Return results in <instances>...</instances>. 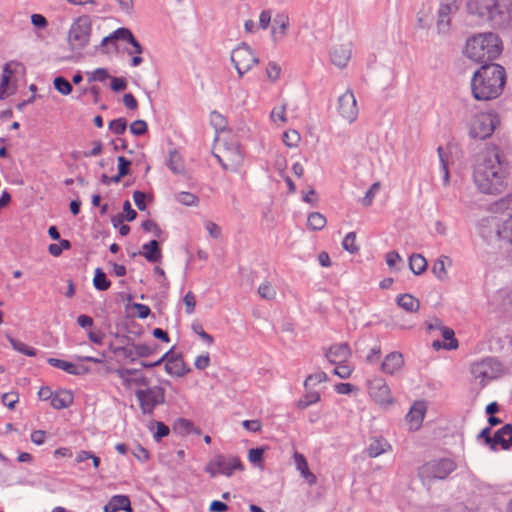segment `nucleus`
<instances>
[{"mask_svg": "<svg viewBox=\"0 0 512 512\" xmlns=\"http://www.w3.org/2000/svg\"><path fill=\"white\" fill-rule=\"evenodd\" d=\"M509 162L497 146L487 147L475 160L473 182L477 189L488 195H499L507 189Z\"/></svg>", "mask_w": 512, "mask_h": 512, "instance_id": "f257e3e1", "label": "nucleus"}, {"mask_svg": "<svg viewBox=\"0 0 512 512\" xmlns=\"http://www.w3.org/2000/svg\"><path fill=\"white\" fill-rule=\"evenodd\" d=\"M506 82L505 69L499 64L483 65L474 73L471 86L475 99L488 101L497 98Z\"/></svg>", "mask_w": 512, "mask_h": 512, "instance_id": "f03ea898", "label": "nucleus"}, {"mask_svg": "<svg viewBox=\"0 0 512 512\" xmlns=\"http://www.w3.org/2000/svg\"><path fill=\"white\" fill-rule=\"evenodd\" d=\"M502 51L499 37L494 33H484L468 39L466 56L475 62H487L496 59Z\"/></svg>", "mask_w": 512, "mask_h": 512, "instance_id": "7ed1b4c3", "label": "nucleus"}, {"mask_svg": "<svg viewBox=\"0 0 512 512\" xmlns=\"http://www.w3.org/2000/svg\"><path fill=\"white\" fill-rule=\"evenodd\" d=\"M92 31L91 20L88 16L77 18L68 32V44L73 53L80 54L89 44Z\"/></svg>", "mask_w": 512, "mask_h": 512, "instance_id": "20e7f679", "label": "nucleus"}, {"mask_svg": "<svg viewBox=\"0 0 512 512\" xmlns=\"http://www.w3.org/2000/svg\"><path fill=\"white\" fill-rule=\"evenodd\" d=\"M456 469L453 460L443 458L432 460L419 468L418 475L423 483H430L433 480H443Z\"/></svg>", "mask_w": 512, "mask_h": 512, "instance_id": "39448f33", "label": "nucleus"}, {"mask_svg": "<svg viewBox=\"0 0 512 512\" xmlns=\"http://www.w3.org/2000/svg\"><path fill=\"white\" fill-rule=\"evenodd\" d=\"M500 124L498 115L493 112L478 113L473 116L469 125L471 137L484 140L490 137Z\"/></svg>", "mask_w": 512, "mask_h": 512, "instance_id": "423d86ee", "label": "nucleus"}, {"mask_svg": "<svg viewBox=\"0 0 512 512\" xmlns=\"http://www.w3.org/2000/svg\"><path fill=\"white\" fill-rule=\"evenodd\" d=\"M25 67L18 61H10L3 67L0 81V99H5L16 91L19 76H23Z\"/></svg>", "mask_w": 512, "mask_h": 512, "instance_id": "0eeeda50", "label": "nucleus"}, {"mask_svg": "<svg viewBox=\"0 0 512 512\" xmlns=\"http://www.w3.org/2000/svg\"><path fill=\"white\" fill-rule=\"evenodd\" d=\"M235 470L242 471L243 465L239 457L232 455H215L205 466V471L212 477L218 474L231 476Z\"/></svg>", "mask_w": 512, "mask_h": 512, "instance_id": "6e6552de", "label": "nucleus"}, {"mask_svg": "<svg viewBox=\"0 0 512 512\" xmlns=\"http://www.w3.org/2000/svg\"><path fill=\"white\" fill-rule=\"evenodd\" d=\"M466 6L470 15L497 25L499 0H469Z\"/></svg>", "mask_w": 512, "mask_h": 512, "instance_id": "1a4fd4ad", "label": "nucleus"}, {"mask_svg": "<svg viewBox=\"0 0 512 512\" xmlns=\"http://www.w3.org/2000/svg\"><path fill=\"white\" fill-rule=\"evenodd\" d=\"M136 397L143 414H152L154 409L165 401V389L161 386H147L145 389H138Z\"/></svg>", "mask_w": 512, "mask_h": 512, "instance_id": "9d476101", "label": "nucleus"}, {"mask_svg": "<svg viewBox=\"0 0 512 512\" xmlns=\"http://www.w3.org/2000/svg\"><path fill=\"white\" fill-rule=\"evenodd\" d=\"M215 151V156L226 170H236L243 161L242 153L237 145L218 141Z\"/></svg>", "mask_w": 512, "mask_h": 512, "instance_id": "9b49d317", "label": "nucleus"}, {"mask_svg": "<svg viewBox=\"0 0 512 512\" xmlns=\"http://www.w3.org/2000/svg\"><path fill=\"white\" fill-rule=\"evenodd\" d=\"M231 61L239 77H242L258 63V58L255 56L252 49L247 44L243 43L232 51Z\"/></svg>", "mask_w": 512, "mask_h": 512, "instance_id": "f8f14e48", "label": "nucleus"}, {"mask_svg": "<svg viewBox=\"0 0 512 512\" xmlns=\"http://www.w3.org/2000/svg\"><path fill=\"white\" fill-rule=\"evenodd\" d=\"M495 365L496 362L493 359L487 358L473 363L470 366V372L474 380H479L481 388H483L488 381L495 378Z\"/></svg>", "mask_w": 512, "mask_h": 512, "instance_id": "ddd939ff", "label": "nucleus"}, {"mask_svg": "<svg viewBox=\"0 0 512 512\" xmlns=\"http://www.w3.org/2000/svg\"><path fill=\"white\" fill-rule=\"evenodd\" d=\"M123 40L129 43L132 48L128 50L129 54H141L143 52V48L140 45V43L135 39L132 32L128 28H119L116 31H114L111 35L105 37L101 45L103 47L108 46L109 44H112L113 46H116V41Z\"/></svg>", "mask_w": 512, "mask_h": 512, "instance_id": "4468645a", "label": "nucleus"}, {"mask_svg": "<svg viewBox=\"0 0 512 512\" xmlns=\"http://www.w3.org/2000/svg\"><path fill=\"white\" fill-rule=\"evenodd\" d=\"M369 395L380 405H389L393 403L391 391L385 380L375 377L368 381Z\"/></svg>", "mask_w": 512, "mask_h": 512, "instance_id": "2eb2a0df", "label": "nucleus"}, {"mask_svg": "<svg viewBox=\"0 0 512 512\" xmlns=\"http://www.w3.org/2000/svg\"><path fill=\"white\" fill-rule=\"evenodd\" d=\"M115 373L126 388L136 386L138 389H145L149 386V379L139 370L122 368L116 370Z\"/></svg>", "mask_w": 512, "mask_h": 512, "instance_id": "dca6fc26", "label": "nucleus"}, {"mask_svg": "<svg viewBox=\"0 0 512 512\" xmlns=\"http://www.w3.org/2000/svg\"><path fill=\"white\" fill-rule=\"evenodd\" d=\"M338 111L349 123L356 120L358 116V107L353 92L347 91L339 97Z\"/></svg>", "mask_w": 512, "mask_h": 512, "instance_id": "f3484780", "label": "nucleus"}, {"mask_svg": "<svg viewBox=\"0 0 512 512\" xmlns=\"http://www.w3.org/2000/svg\"><path fill=\"white\" fill-rule=\"evenodd\" d=\"M495 228L506 256L512 261V215L501 224L495 225Z\"/></svg>", "mask_w": 512, "mask_h": 512, "instance_id": "a211bd4d", "label": "nucleus"}, {"mask_svg": "<svg viewBox=\"0 0 512 512\" xmlns=\"http://www.w3.org/2000/svg\"><path fill=\"white\" fill-rule=\"evenodd\" d=\"M459 5L454 2H442L438 10L437 27L440 32H446L450 26L451 15L456 13Z\"/></svg>", "mask_w": 512, "mask_h": 512, "instance_id": "6ab92c4d", "label": "nucleus"}, {"mask_svg": "<svg viewBox=\"0 0 512 512\" xmlns=\"http://www.w3.org/2000/svg\"><path fill=\"white\" fill-rule=\"evenodd\" d=\"M325 356L331 364L345 363L351 356V349L347 343L335 344L329 347Z\"/></svg>", "mask_w": 512, "mask_h": 512, "instance_id": "aec40b11", "label": "nucleus"}, {"mask_svg": "<svg viewBox=\"0 0 512 512\" xmlns=\"http://www.w3.org/2000/svg\"><path fill=\"white\" fill-rule=\"evenodd\" d=\"M165 359H166L165 369H166L167 373H169L171 375L181 377L190 371V369H187L185 367V364H184V361L182 360V358L173 357V356L168 357V354H166L162 359H160L159 361L155 362L152 365H146V364H143V365L145 367L156 366V365H159Z\"/></svg>", "mask_w": 512, "mask_h": 512, "instance_id": "412c9836", "label": "nucleus"}, {"mask_svg": "<svg viewBox=\"0 0 512 512\" xmlns=\"http://www.w3.org/2000/svg\"><path fill=\"white\" fill-rule=\"evenodd\" d=\"M426 409L427 407L422 401H417L412 405L406 416V420L411 430H418L421 427Z\"/></svg>", "mask_w": 512, "mask_h": 512, "instance_id": "4be33fe9", "label": "nucleus"}, {"mask_svg": "<svg viewBox=\"0 0 512 512\" xmlns=\"http://www.w3.org/2000/svg\"><path fill=\"white\" fill-rule=\"evenodd\" d=\"M351 57V49L350 46L339 44L335 45L331 52H330V58L334 65L342 68L345 67L350 60Z\"/></svg>", "mask_w": 512, "mask_h": 512, "instance_id": "5701e85b", "label": "nucleus"}, {"mask_svg": "<svg viewBox=\"0 0 512 512\" xmlns=\"http://www.w3.org/2000/svg\"><path fill=\"white\" fill-rule=\"evenodd\" d=\"M496 445H501L502 449L506 450L512 446V425L506 424L498 430L493 437L492 449Z\"/></svg>", "mask_w": 512, "mask_h": 512, "instance_id": "b1692460", "label": "nucleus"}, {"mask_svg": "<svg viewBox=\"0 0 512 512\" xmlns=\"http://www.w3.org/2000/svg\"><path fill=\"white\" fill-rule=\"evenodd\" d=\"M404 364V359L401 353L392 352L388 354L381 364V370L387 374H393L399 370Z\"/></svg>", "mask_w": 512, "mask_h": 512, "instance_id": "393cba45", "label": "nucleus"}, {"mask_svg": "<svg viewBox=\"0 0 512 512\" xmlns=\"http://www.w3.org/2000/svg\"><path fill=\"white\" fill-rule=\"evenodd\" d=\"M124 510L126 512H132L130 499L125 495L113 496L110 501L104 506L105 512H117Z\"/></svg>", "mask_w": 512, "mask_h": 512, "instance_id": "a878e982", "label": "nucleus"}, {"mask_svg": "<svg viewBox=\"0 0 512 512\" xmlns=\"http://www.w3.org/2000/svg\"><path fill=\"white\" fill-rule=\"evenodd\" d=\"M497 25L505 26L512 23V0H500Z\"/></svg>", "mask_w": 512, "mask_h": 512, "instance_id": "bb28decb", "label": "nucleus"}, {"mask_svg": "<svg viewBox=\"0 0 512 512\" xmlns=\"http://www.w3.org/2000/svg\"><path fill=\"white\" fill-rule=\"evenodd\" d=\"M294 459L296 467L300 471L301 475L310 485H314L316 483V476L310 472L306 458L302 454L295 452Z\"/></svg>", "mask_w": 512, "mask_h": 512, "instance_id": "cd10ccee", "label": "nucleus"}, {"mask_svg": "<svg viewBox=\"0 0 512 512\" xmlns=\"http://www.w3.org/2000/svg\"><path fill=\"white\" fill-rule=\"evenodd\" d=\"M142 249H143V252H142L143 256L149 262H152V263L158 262L162 257L159 243L156 240H151L149 243L144 244Z\"/></svg>", "mask_w": 512, "mask_h": 512, "instance_id": "c85d7f7f", "label": "nucleus"}, {"mask_svg": "<svg viewBox=\"0 0 512 512\" xmlns=\"http://www.w3.org/2000/svg\"><path fill=\"white\" fill-rule=\"evenodd\" d=\"M73 403V394L67 390H61L53 395L51 405L56 409L69 407Z\"/></svg>", "mask_w": 512, "mask_h": 512, "instance_id": "c756f323", "label": "nucleus"}, {"mask_svg": "<svg viewBox=\"0 0 512 512\" xmlns=\"http://www.w3.org/2000/svg\"><path fill=\"white\" fill-rule=\"evenodd\" d=\"M397 304L407 312H417L420 308V302L411 294H403L397 298Z\"/></svg>", "mask_w": 512, "mask_h": 512, "instance_id": "7c9ffc66", "label": "nucleus"}, {"mask_svg": "<svg viewBox=\"0 0 512 512\" xmlns=\"http://www.w3.org/2000/svg\"><path fill=\"white\" fill-rule=\"evenodd\" d=\"M390 448L389 443L384 438H373L368 447L370 457H377Z\"/></svg>", "mask_w": 512, "mask_h": 512, "instance_id": "2f4dec72", "label": "nucleus"}, {"mask_svg": "<svg viewBox=\"0 0 512 512\" xmlns=\"http://www.w3.org/2000/svg\"><path fill=\"white\" fill-rule=\"evenodd\" d=\"M409 266L412 272L420 275L427 268V261L421 254H412L409 259Z\"/></svg>", "mask_w": 512, "mask_h": 512, "instance_id": "473e14b6", "label": "nucleus"}, {"mask_svg": "<svg viewBox=\"0 0 512 512\" xmlns=\"http://www.w3.org/2000/svg\"><path fill=\"white\" fill-rule=\"evenodd\" d=\"M48 363L53 367H56V368L66 371L69 374H74V375L80 374L76 365H74L73 363L67 362L65 360L49 358Z\"/></svg>", "mask_w": 512, "mask_h": 512, "instance_id": "72a5a7b5", "label": "nucleus"}, {"mask_svg": "<svg viewBox=\"0 0 512 512\" xmlns=\"http://www.w3.org/2000/svg\"><path fill=\"white\" fill-rule=\"evenodd\" d=\"M307 225L311 230H321L326 225V218L319 212H312L308 216Z\"/></svg>", "mask_w": 512, "mask_h": 512, "instance_id": "f704fd0d", "label": "nucleus"}, {"mask_svg": "<svg viewBox=\"0 0 512 512\" xmlns=\"http://www.w3.org/2000/svg\"><path fill=\"white\" fill-rule=\"evenodd\" d=\"M93 283L95 288L100 291H106L111 286L110 280L107 278L106 274L100 268L96 269L95 271Z\"/></svg>", "mask_w": 512, "mask_h": 512, "instance_id": "c9c22d12", "label": "nucleus"}, {"mask_svg": "<svg viewBox=\"0 0 512 512\" xmlns=\"http://www.w3.org/2000/svg\"><path fill=\"white\" fill-rule=\"evenodd\" d=\"M442 337L444 338L443 347L445 349H456L458 347V341L454 337V331L448 327H441Z\"/></svg>", "mask_w": 512, "mask_h": 512, "instance_id": "e433bc0d", "label": "nucleus"}, {"mask_svg": "<svg viewBox=\"0 0 512 512\" xmlns=\"http://www.w3.org/2000/svg\"><path fill=\"white\" fill-rule=\"evenodd\" d=\"M54 88L62 95H69L73 91L72 84L64 77L58 76L53 81Z\"/></svg>", "mask_w": 512, "mask_h": 512, "instance_id": "4c0bfd02", "label": "nucleus"}, {"mask_svg": "<svg viewBox=\"0 0 512 512\" xmlns=\"http://www.w3.org/2000/svg\"><path fill=\"white\" fill-rule=\"evenodd\" d=\"M320 400V394L317 391L307 392L302 398L297 402V407L299 409H306L310 405L317 403Z\"/></svg>", "mask_w": 512, "mask_h": 512, "instance_id": "58836bf2", "label": "nucleus"}, {"mask_svg": "<svg viewBox=\"0 0 512 512\" xmlns=\"http://www.w3.org/2000/svg\"><path fill=\"white\" fill-rule=\"evenodd\" d=\"M445 260H448V258L445 256L438 258L434 262L433 267H432V272L440 280H444L447 276Z\"/></svg>", "mask_w": 512, "mask_h": 512, "instance_id": "ea45409f", "label": "nucleus"}, {"mask_svg": "<svg viewBox=\"0 0 512 512\" xmlns=\"http://www.w3.org/2000/svg\"><path fill=\"white\" fill-rule=\"evenodd\" d=\"M301 140V136L296 130H287L283 134V142L290 148L297 147Z\"/></svg>", "mask_w": 512, "mask_h": 512, "instance_id": "a19ab883", "label": "nucleus"}, {"mask_svg": "<svg viewBox=\"0 0 512 512\" xmlns=\"http://www.w3.org/2000/svg\"><path fill=\"white\" fill-rule=\"evenodd\" d=\"M176 199L186 206H197L199 202V198L195 194L185 191L178 193Z\"/></svg>", "mask_w": 512, "mask_h": 512, "instance_id": "79ce46f5", "label": "nucleus"}, {"mask_svg": "<svg viewBox=\"0 0 512 512\" xmlns=\"http://www.w3.org/2000/svg\"><path fill=\"white\" fill-rule=\"evenodd\" d=\"M274 24L279 25L278 28H273V36L277 37V35L284 36L289 26V20L286 16H278L274 19Z\"/></svg>", "mask_w": 512, "mask_h": 512, "instance_id": "37998d69", "label": "nucleus"}, {"mask_svg": "<svg viewBox=\"0 0 512 512\" xmlns=\"http://www.w3.org/2000/svg\"><path fill=\"white\" fill-rule=\"evenodd\" d=\"M123 212L124 215L120 216L118 220L113 219L114 226H117L119 223H121L123 218H125L127 221H133L137 217L136 211L132 209L131 204L128 200L125 201L123 204Z\"/></svg>", "mask_w": 512, "mask_h": 512, "instance_id": "c03bdc74", "label": "nucleus"}, {"mask_svg": "<svg viewBox=\"0 0 512 512\" xmlns=\"http://www.w3.org/2000/svg\"><path fill=\"white\" fill-rule=\"evenodd\" d=\"M342 246L345 250H347L348 252H350L352 254L358 252L359 246L356 243V233L355 232L348 233L342 242Z\"/></svg>", "mask_w": 512, "mask_h": 512, "instance_id": "a18cd8bd", "label": "nucleus"}, {"mask_svg": "<svg viewBox=\"0 0 512 512\" xmlns=\"http://www.w3.org/2000/svg\"><path fill=\"white\" fill-rule=\"evenodd\" d=\"M9 341H10L12 347L16 351L21 352L27 356H35L36 355V350L32 347L27 346L25 343H23L19 340H16L14 338H9Z\"/></svg>", "mask_w": 512, "mask_h": 512, "instance_id": "49530a36", "label": "nucleus"}, {"mask_svg": "<svg viewBox=\"0 0 512 512\" xmlns=\"http://www.w3.org/2000/svg\"><path fill=\"white\" fill-rule=\"evenodd\" d=\"M380 188V182H375L374 184H372V186L369 188V190L366 192L365 196L361 200L363 206L369 207L373 203L374 197L378 193Z\"/></svg>", "mask_w": 512, "mask_h": 512, "instance_id": "de8ad7c7", "label": "nucleus"}, {"mask_svg": "<svg viewBox=\"0 0 512 512\" xmlns=\"http://www.w3.org/2000/svg\"><path fill=\"white\" fill-rule=\"evenodd\" d=\"M438 154L440 158V162L442 165V171H443V184L447 186L450 182V174L448 169V159L446 157V154L443 151L442 147H438Z\"/></svg>", "mask_w": 512, "mask_h": 512, "instance_id": "09e8293b", "label": "nucleus"}, {"mask_svg": "<svg viewBox=\"0 0 512 512\" xmlns=\"http://www.w3.org/2000/svg\"><path fill=\"white\" fill-rule=\"evenodd\" d=\"M127 128V121L124 118H118L115 120H112L109 123V129L117 135H122Z\"/></svg>", "mask_w": 512, "mask_h": 512, "instance_id": "8fccbe9b", "label": "nucleus"}, {"mask_svg": "<svg viewBox=\"0 0 512 512\" xmlns=\"http://www.w3.org/2000/svg\"><path fill=\"white\" fill-rule=\"evenodd\" d=\"M210 122L217 131H222L226 127L225 117L216 111L210 114Z\"/></svg>", "mask_w": 512, "mask_h": 512, "instance_id": "3c124183", "label": "nucleus"}, {"mask_svg": "<svg viewBox=\"0 0 512 512\" xmlns=\"http://www.w3.org/2000/svg\"><path fill=\"white\" fill-rule=\"evenodd\" d=\"M174 429L180 433L190 434V431L194 429V424L187 419L179 418L174 424Z\"/></svg>", "mask_w": 512, "mask_h": 512, "instance_id": "603ef678", "label": "nucleus"}, {"mask_svg": "<svg viewBox=\"0 0 512 512\" xmlns=\"http://www.w3.org/2000/svg\"><path fill=\"white\" fill-rule=\"evenodd\" d=\"M327 380H328L327 374L323 371H319V372L309 375L304 382V386L308 387L309 385H315V384H318L321 382H325Z\"/></svg>", "mask_w": 512, "mask_h": 512, "instance_id": "864d4df0", "label": "nucleus"}, {"mask_svg": "<svg viewBox=\"0 0 512 512\" xmlns=\"http://www.w3.org/2000/svg\"><path fill=\"white\" fill-rule=\"evenodd\" d=\"M258 294L261 298L266 300H272L274 299L276 292L270 285V283L266 282L259 286L258 288Z\"/></svg>", "mask_w": 512, "mask_h": 512, "instance_id": "5fc2aeb1", "label": "nucleus"}, {"mask_svg": "<svg viewBox=\"0 0 512 512\" xmlns=\"http://www.w3.org/2000/svg\"><path fill=\"white\" fill-rule=\"evenodd\" d=\"M335 365H336V368L334 369V374H336L337 376H339L342 379H347L351 376L352 371H353L352 366H350L346 362L341 363V364H335Z\"/></svg>", "mask_w": 512, "mask_h": 512, "instance_id": "6e6d98bb", "label": "nucleus"}, {"mask_svg": "<svg viewBox=\"0 0 512 512\" xmlns=\"http://www.w3.org/2000/svg\"><path fill=\"white\" fill-rule=\"evenodd\" d=\"M87 75L89 76L88 80L90 82H92V81L103 82L106 79L111 77L109 75L108 71L106 69H104V68H98V69H96L95 71H93L91 73H87Z\"/></svg>", "mask_w": 512, "mask_h": 512, "instance_id": "4d7b16f0", "label": "nucleus"}, {"mask_svg": "<svg viewBox=\"0 0 512 512\" xmlns=\"http://www.w3.org/2000/svg\"><path fill=\"white\" fill-rule=\"evenodd\" d=\"M266 74H267L268 79H270L271 81H276L280 77L281 67L278 64H276L275 62H270L267 65Z\"/></svg>", "mask_w": 512, "mask_h": 512, "instance_id": "13d9d810", "label": "nucleus"}, {"mask_svg": "<svg viewBox=\"0 0 512 512\" xmlns=\"http://www.w3.org/2000/svg\"><path fill=\"white\" fill-rule=\"evenodd\" d=\"M169 167L174 173H180L183 170L180 156L176 152L170 153Z\"/></svg>", "mask_w": 512, "mask_h": 512, "instance_id": "bf43d9fd", "label": "nucleus"}, {"mask_svg": "<svg viewBox=\"0 0 512 512\" xmlns=\"http://www.w3.org/2000/svg\"><path fill=\"white\" fill-rule=\"evenodd\" d=\"M271 119L275 123H277L278 121L285 123L286 122V106L281 105L279 107H275L271 112Z\"/></svg>", "mask_w": 512, "mask_h": 512, "instance_id": "052dcab7", "label": "nucleus"}, {"mask_svg": "<svg viewBox=\"0 0 512 512\" xmlns=\"http://www.w3.org/2000/svg\"><path fill=\"white\" fill-rule=\"evenodd\" d=\"M19 401V396L16 392H8L3 394L2 403L9 409H14L15 404Z\"/></svg>", "mask_w": 512, "mask_h": 512, "instance_id": "680f3d73", "label": "nucleus"}, {"mask_svg": "<svg viewBox=\"0 0 512 512\" xmlns=\"http://www.w3.org/2000/svg\"><path fill=\"white\" fill-rule=\"evenodd\" d=\"M130 131L137 136L143 135L147 132V124L143 120H136L130 125Z\"/></svg>", "mask_w": 512, "mask_h": 512, "instance_id": "e2e57ef3", "label": "nucleus"}, {"mask_svg": "<svg viewBox=\"0 0 512 512\" xmlns=\"http://www.w3.org/2000/svg\"><path fill=\"white\" fill-rule=\"evenodd\" d=\"M183 301L186 306V312L188 314H191L194 311L195 306H196V300H195L194 293L191 291L187 292L183 298Z\"/></svg>", "mask_w": 512, "mask_h": 512, "instance_id": "0e129e2a", "label": "nucleus"}, {"mask_svg": "<svg viewBox=\"0 0 512 512\" xmlns=\"http://www.w3.org/2000/svg\"><path fill=\"white\" fill-rule=\"evenodd\" d=\"M131 162L123 156L118 157V173L120 176H126L129 174Z\"/></svg>", "mask_w": 512, "mask_h": 512, "instance_id": "69168bd1", "label": "nucleus"}, {"mask_svg": "<svg viewBox=\"0 0 512 512\" xmlns=\"http://www.w3.org/2000/svg\"><path fill=\"white\" fill-rule=\"evenodd\" d=\"M142 228L147 232H154L155 236L160 237L162 230L161 228L152 220H146L142 223Z\"/></svg>", "mask_w": 512, "mask_h": 512, "instance_id": "338daca9", "label": "nucleus"}, {"mask_svg": "<svg viewBox=\"0 0 512 512\" xmlns=\"http://www.w3.org/2000/svg\"><path fill=\"white\" fill-rule=\"evenodd\" d=\"M111 79V89L115 92L123 91L127 87V82L125 78H117V77H110Z\"/></svg>", "mask_w": 512, "mask_h": 512, "instance_id": "774afa93", "label": "nucleus"}]
</instances>
